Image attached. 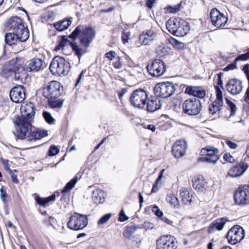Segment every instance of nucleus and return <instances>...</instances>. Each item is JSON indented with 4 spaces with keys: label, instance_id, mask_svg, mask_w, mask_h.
Wrapping results in <instances>:
<instances>
[{
    "label": "nucleus",
    "instance_id": "nucleus-1",
    "mask_svg": "<svg viewBox=\"0 0 249 249\" xmlns=\"http://www.w3.org/2000/svg\"><path fill=\"white\" fill-rule=\"evenodd\" d=\"M21 116L16 117L15 124L16 125V132L15 136L18 139H27L28 141H36L48 135L45 130L37 129L32 131V123L34 122L36 113L35 106L32 103L22 106Z\"/></svg>",
    "mask_w": 249,
    "mask_h": 249
},
{
    "label": "nucleus",
    "instance_id": "nucleus-2",
    "mask_svg": "<svg viewBox=\"0 0 249 249\" xmlns=\"http://www.w3.org/2000/svg\"><path fill=\"white\" fill-rule=\"evenodd\" d=\"M63 86L57 81H52L42 88L43 95L48 100V106L52 108H61L64 100L59 98L62 94Z\"/></svg>",
    "mask_w": 249,
    "mask_h": 249
},
{
    "label": "nucleus",
    "instance_id": "nucleus-3",
    "mask_svg": "<svg viewBox=\"0 0 249 249\" xmlns=\"http://www.w3.org/2000/svg\"><path fill=\"white\" fill-rule=\"evenodd\" d=\"M95 36V32L91 27H86L82 29L81 26H77L68 37L75 40L78 37L80 44L85 48L89 46Z\"/></svg>",
    "mask_w": 249,
    "mask_h": 249
},
{
    "label": "nucleus",
    "instance_id": "nucleus-4",
    "mask_svg": "<svg viewBox=\"0 0 249 249\" xmlns=\"http://www.w3.org/2000/svg\"><path fill=\"white\" fill-rule=\"evenodd\" d=\"M166 27L171 34L177 36H185L190 29L188 23L179 18H170L166 22Z\"/></svg>",
    "mask_w": 249,
    "mask_h": 249
},
{
    "label": "nucleus",
    "instance_id": "nucleus-5",
    "mask_svg": "<svg viewBox=\"0 0 249 249\" xmlns=\"http://www.w3.org/2000/svg\"><path fill=\"white\" fill-rule=\"evenodd\" d=\"M2 72L6 77L13 76L16 80H22L25 74L24 68L17 58L6 63L2 67Z\"/></svg>",
    "mask_w": 249,
    "mask_h": 249
},
{
    "label": "nucleus",
    "instance_id": "nucleus-6",
    "mask_svg": "<svg viewBox=\"0 0 249 249\" xmlns=\"http://www.w3.org/2000/svg\"><path fill=\"white\" fill-rule=\"evenodd\" d=\"M49 69L53 75H65L68 73L71 66L70 63L64 57L56 56L53 59Z\"/></svg>",
    "mask_w": 249,
    "mask_h": 249
},
{
    "label": "nucleus",
    "instance_id": "nucleus-7",
    "mask_svg": "<svg viewBox=\"0 0 249 249\" xmlns=\"http://www.w3.org/2000/svg\"><path fill=\"white\" fill-rule=\"evenodd\" d=\"M5 25L13 32L21 34L23 36L20 37V39H24L27 36H29V30L24 26L22 20L17 16L12 17L8 19Z\"/></svg>",
    "mask_w": 249,
    "mask_h": 249
},
{
    "label": "nucleus",
    "instance_id": "nucleus-8",
    "mask_svg": "<svg viewBox=\"0 0 249 249\" xmlns=\"http://www.w3.org/2000/svg\"><path fill=\"white\" fill-rule=\"evenodd\" d=\"M88 224V216L86 215L76 213L70 217L67 226L71 230L79 231L87 227Z\"/></svg>",
    "mask_w": 249,
    "mask_h": 249
},
{
    "label": "nucleus",
    "instance_id": "nucleus-9",
    "mask_svg": "<svg viewBox=\"0 0 249 249\" xmlns=\"http://www.w3.org/2000/svg\"><path fill=\"white\" fill-rule=\"evenodd\" d=\"M182 109L185 114L191 116L196 115L201 110V104L199 100L195 98L187 99L182 103Z\"/></svg>",
    "mask_w": 249,
    "mask_h": 249
},
{
    "label": "nucleus",
    "instance_id": "nucleus-10",
    "mask_svg": "<svg viewBox=\"0 0 249 249\" xmlns=\"http://www.w3.org/2000/svg\"><path fill=\"white\" fill-rule=\"evenodd\" d=\"M201 157L198 159L199 162H206L210 163L215 164L219 159L218 149L213 146H208L202 148L200 152Z\"/></svg>",
    "mask_w": 249,
    "mask_h": 249
},
{
    "label": "nucleus",
    "instance_id": "nucleus-11",
    "mask_svg": "<svg viewBox=\"0 0 249 249\" xmlns=\"http://www.w3.org/2000/svg\"><path fill=\"white\" fill-rule=\"evenodd\" d=\"M147 99V94L142 89L134 90L130 97L131 105L135 107L142 108Z\"/></svg>",
    "mask_w": 249,
    "mask_h": 249
},
{
    "label": "nucleus",
    "instance_id": "nucleus-12",
    "mask_svg": "<svg viewBox=\"0 0 249 249\" xmlns=\"http://www.w3.org/2000/svg\"><path fill=\"white\" fill-rule=\"evenodd\" d=\"M245 237V230L239 225L233 226L228 232L226 238L228 242L235 245L242 241Z\"/></svg>",
    "mask_w": 249,
    "mask_h": 249
},
{
    "label": "nucleus",
    "instance_id": "nucleus-13",
    "mask_svg": "<svg viewBox=\"0 0 249 249\" xmlns=\"http://www.w3.org/2000/svg\"><path fill=\"white\" fill-rule=\"evenodd\" d=\"M234 199L236 204L247 205L249 204V186L245 185L239 187L234 195Z\"/></svg>",
    "mask_w": 249,
    "mask_h": 249
},
{
    "label": "nucleus",
    "instance_id": "nucleus-14",
    "mask_svg": "<svg viewBox=\"0 0 249 249\" xmlns=\"http://www.w3.org/2000/svg\"><path fill=\"white\" fill-rule=\"evenodd\" d=\"M216 90V100L211 104L209 107V113L212 115H219L223 104V93L218 86H214Z\"/></svg>",
    "mask_w": 249,
    "mask_h": 249
},
{
    "label": "nucleus",
    "instance_id": "nucleus-15",
    "mask_svg": "<svg viewBox=\"0 0 249 249\" xmlns=\"http://www.w3.org/2000/svg\"><path fill=\"white\" fill-rule=\"evenodd\" d=\"M175 86L171 82H160L157 83V96L163 98L171 96L175 91Z\"/></svg>",
    "mask_w": 249,
    "mask_h": 249
},
{
    "label": "nucleus",
    "instance_id": "nucleus-16",
    "mask_svg": "<svg viewBox=\"0 0 249 249\" xmlns=\"http://www.w3.org/2000/svg\"><path fill=\"white\" fill-rule=\"evenodd\" d=\"M176 239L170 235H163L157 240V249H176Z\"/></svg>",
    "mask_w": 249,
    "mask_h": 249
},
{
    "label": "nucleus",
    "instance_id": "nucleus-17",
    "mask_svg": "<svg viewBox=\"0 0 249 249\" xmlns=\"http://www.w3.org/2000/svg\"><path fill=\"white\" fill-rule=\"evenodd\" d=\"M210 18L213 25L218 28L224 27L228 21V18L216 8L211 10Z\"/></svg>",
    "mask_w": 249,
    "mask_h": 249
},
{
    "label": "nucleus",
    "instance_id": "nucleus-18",
    "mask_svg": "<svg viewBox=\"0 0 249 249\" xmlns=\"http://www.w3.org/2000/svg\"><path fill=\"white\" fill-rule=\"evenodd\" d=\"M9 96L12 102L21 103L26 97L24 89L22 86H15L10 91Z\"/></svg>",
    "mask_w": 249,
    "mask_h": 249
},
{
    "label": "nucleus",
    "instance_id": "nucleus-19",
    "mask_svg": "<svg viewBox=\"0 0 249 249\" xmlns=\"http://www.w3.org/2000/svg\"><path fill=\"white\" fill-rule=\"evenodd\" d=\"M227 91L232 95L240 94L243 90L242 82L237 79H230L226 85Z\"/></svg>",
    "mask_w": 249,
    "mask_h": 249
},
{
    "label": "nucleus",
    "instance_id": "nucleus-20",
    "mask_svg": "<svg viewBox=\"0 0 249 249\" xmlns=\"http://www.w3.org/2000/svg\"><path fill=\"white\" fill-rule=\"evenodd\" d=\"M23 36L21 34L16 33H9L6 34L4 36L5 43L10 45L13 46L18 45L21 43V42H25L29 38V36H26V38L24 39H20Z\"/></svg>",
    "mask_w": 249,
    "mask_h": 249
},
{
    "label": "nucleus",
    "instance_id": "nucleus-21",
    "mask_svg": "<svg viewBox=\"0 0 249 249\" xmlns=\"http://www.w3.org/2000/svg\"><path fill=\"white\" fill-rule=\"evenodd\" d=\"M187 149V144L184 140L177 141L172 146V153L176 158L183 156Z\"/></svg>",
    "mask_w": 249,
    "mask_h": 249
},
{
    "label": "nucleus",
    "instance_id": "nucleus-22",
    "mask_svg": "<svg viewBox=\"0 0 249 249\" xmlns=\"http://www.w3.org/2000/svg\"><path fill=\"white\" fill-rule=\"evenodd\" d=\"M230 220L227 217L217 218L213 221L209 225L208 229V232L211 233L215 231H221L224 228L227 222Z\"/></svg>",
    "mask_w": 249,
    "mask_h": 249
},
{
    "label": "nucleus",
    "instance_id": "nucleus-23",
    "mask_svg": "<svg viewBox=\"0 0 249 249\" xmlns=\"http://www.w3.org/2000/svg\"><path fill=\"white\" fill-rule=\"evenodd\" d=\"M248 168L247 163L243 162L233 166L229 171L228 175L231 177H237L243 174Z\"/></svg>",
    "mask_w": 249,
    "mask_h": 249
},
{
    "label": "nucleus",
    "instance_id": "nucleus-24",
    "mask_svg": "<svg viewBox=\"0 0 249 249\" xmlns=\"http://www.w3.org/2000/svg\"><path fill=\"white\" fill-rule=\"evenodd\" d=\"M185 92L188 95L199 98H203L206 95V91L201 87L188 86L185 89Z\"/></svg>",
    "mask_w": 249,
    "mask_h": 249
},
{
    "label": "nucleus",
    "instance_id": "nucleus-25",
    "mask_svg": "<svg viewBox=\"0 0 249 249\" xmlns=\"http://www.w3.org/2000/svg\"><path fill=\"white\" fill-rule=\"evenodd\" d=\"M46 66V63L40 58H35L30 61L28 67L30 71H37Z\"/></svg>",
    "mask_w": 249,
    "mask_h": 249
},
{
    "label": "nucleus",
    "instance_id": "nucleus-26",
    "mask_svg": "<svg viewBox=\"0 0 249 249\" xmlns=\"http://www.w3.org/2000/svg\"><path fill=\"white\" fill-rule=\"evenodd\" d=\"M59 195L60 193L59 192H55L53 194L46 198L41 197L37 196L36 197L35 199L39 205L45 207L48 205V204L50 202L54 201L56 196H58Z\"/></svg>",
    "mask_w": 249,
    "mask_h": 249
},
{
    "label": "nucleus",
    "instance_id": "nucleus-27",
    "mask_svg": "<svg viewBox=\"0 0 249 249\" xmlns=\"http://www.w3.org/2000/svg\"><path fill=\"white\" fill-rule=\"evenodd\" d=\"M194 194L193 192H189L186 188H182L180 190V196L181 201L185 205H189L192 202V199Z\"/></svg>",
    "mask_w": 249,
    "mask_h": 249
},
{
    "label": "nucleus",
    "instance_id": "nucleus-28",
    "mask_svg": "<svg viewBox=\"0 0 249 249\" xmlns=\"http://www.w3.org/2000/svg\"><path fill=\"white\" fill-rule=\"evenodd\" d=\"M71 21L70 19H63L53 24L54 27L58 31H63L71 25Z\"/></svg>",
    "mask_w": 249,
    "mask_h": 249
},
{
    "label": "nucleus",
    "instance_id": "nucleus-29",
    "mask_svg": "<svg viewBox=\"0 0 249 249\" xmlns=\"http://www.w3.org/2000/svg\"><path fill=\"white\" fill-rule=\"evenodd\" d=\"M206 182L203 176L195 177L193 179V186L196 189L201 190L204 188Z\"/></svg>",
    "mask_w": 249,
    "mask_h": 249
},
{
    "label": "nucleus",
    "instance_id": "nucleus-30",
    "mask_svg": "<svg viewBox=\"0 0 249 249\" xmlns=\"http://www.w3.org/2000/svg\"><path fill=\"white\" fill-rule=\"evenodd\" d=\"M70 45L72 51L79 59L80 57L87 52L85 49H83L82 47L77 45L76 42H70Z\"/></svg>",
    "mask_w": 249,
    "mask_h": 249
},
{
    "label": "nucleus",
    "instance_id": "nucleus-31",
    "mask_svg": "<svg viewBox=\"0 0 249 249\" xmlns=\"http://www.w3.org/2000/svg\"><path fill=\"white\" fill-rule=\"evenodd\" d=\"M78 176L79 173L77 174L72 179L69 181L62 190L61 193H64L70 191L77 183L78 179Z\"/></svg>",
    "mask_w": 249,
    "mask_h": 249
},
{
    "label": "nucleus",
    "instance_id": "nucleus-32",
    "mask_svg": "<svg viewBox=\"0 0 249 249\" xmlns=\"http://www.w3.org/2000/svg\"><path fill=\"white\" fill-rule=\"evenodd\" d=\"M92 199L96 204L102 203L104 201V192L98 190L94 191L92 195Z\"/></svg>",
    "mask_w": 249,
    "mask_h": 249
},
{
    "label": "nucleus",
    "instance_id": "nucleus-33",
    "mask_svg": "<svg viewBox=\"0 0 249 249\" xmlns=\"http://www.w3.org/2000/svg\"><path fill=\"white\" fill-rule=\"evenodd\" d=\"M157 217L158 218L157 219V223H160V221L165 222L169 225H172L173 221L169 220L166 216H164L163 213L160 209L157 206Z\"/></svg>",
    "mask_w": 249,
    "mask_h": 249
},
{
    "label": "nucleus",
    "instance_id": "nucleus-34",
    "mask_svg": "<svg viewBox=\"0 0 249 249\" xmlns=\"http://www.w3.org/2000/svg\"><path fill=\"white\" fill-rule=\"evenodd\" d=\"M170 49L164 44L159 45L157 48V54L160 56L163 57L169 54Z\"/></svg>",
    "mask_w": 249,
    "mask_h": 249
},
{
    "label": "nucleus",
    "instance_id": "nucleus-35",
    "mask_svg": "<svg viewBox=\"0 0 249 249\" xmlns=\"http://www.w3.org/2000/svg\"><path fill=\"white\" fill-rule=\"evenodd\" d=\"M166 70L165 63L160 59H157V77L162 75Z\"/></svg>",
    "mask_w": 249,
    "mask_h": 249
},
{
    "label": "nucleus",
    "instance_id": "nucleus-36",
    "mask_svg": "<svg viewBox=\"0 0 249 249\" xmlns=\"http://www.w3.org/2000/svg\"><path fill=\"white\" fill-rule=\"evenodd\" d=\"M166 200L174 208H178L179 206V201L174 195L172 194L168 195L166 197Z\"/></svg>",
    "mask_w": 249,
    "mask_h": 249
},
{
    "label": "nucleus",
    "instance_id": "nucleus-37",
    "mask_svg": "<svg viewBox=\"0 0 249 249\" xmlns=\"http://www.w3.org/2000/svg\"><path fill=\"white\" fill-rule=\"evenodd\" d=\"M137 229L135 226L133 225L126 227L123 231L124 236L126 238H130Z\"/></svg>",
    "mask_w": 249,
    "mask_h": 249
},
{
    "label": "nucleus",
    "instance_id": "nucleus-38",
    "mask_svg": "<svg viewBox=\"0 0 249 249\" xmlns=\"http://www.w3.org/2000/svg\"><path fill=\"white\" fill-rule=\"evenodd\" d=\"M169 42L172 46L177 49H182L184 48V44L183 43L180 42L176 39L171 37L169 38Z\"/></svg>",
    "mask_w": 249,
    "mask_h": 249
},
{
    "label": "nucleus",
    "instance_id": "nucleus-39",
    "mask_svg": "<svg viewBox=\"0 0 249 249\" xmlns=\"http://www.w3.org/2000/svg\"><path fill=\"white\" fill-rule=\"evenodd\" d=\"M154 97H151L147 103V111L150 112H154L156 111V104Z\"/></svg>",
    "mask_w": 249,
    "mask_h": 249
},
{
    "label": "nucleus",
    "instance_id": "nucleus-40",
    "mask_svg": "<svg viewBox=\"0 0 249 249\" xmlns=\"http://www.w3.org/2000/svg\"><path fill=\"white\" fill-rule=\"evenodd\" d=\"M181 6V3L173 6H169L166 8V11L170 13L175 14L179 11Z\"/></svg>",
    "mask_w": 249,
    "mask_h": 249
},
{
    "label": "nucleus",
    "instance_id": "nucleus-41",
    "mask_svg": "<svg viewBox=\"0 0 249 249\" xmlns=\"http://www.w3.org/2000/svg\"><path fill=\"white\" fill-rule=\"evenodd\" d=\"M43 116L46 122L48 124H52L54 123L55 119L49 112L44 111L43 112Z\"/></svg>",
    "mask_w": 249,
    "mask_h": 249
},
{
    "label": "nucleus",
    "instance_id": "nucleus-42",
    "mask_svg": "<svg viewBox=\"0 0 249 249\" xmlns=\"http://www.w3.org/2000/svg\"><path fill=\"white\" fill-rule=\"evenodd\" d=\"M139 39L140 41L142 42V43L144 45H148L150 43V41L153 40V38H150L146 36V35L143 33L142 35H141L139 37Z\"/></svg>",
    "mask_w": 249,
    "mask_h": 249
},
{
    "label": "nucleus",
    "instance_id": "nucleus-43",
    "mask_svg": "<svg viewBox=\"0 0 249 249\" xmlns=\"http://www.w3.org/2000/svg\"><path fill=\"white\" fill-rule=\"evenodd\" d=\"M68 41V39L66 38L65 36H62L61 38L59 40L58 45L55 47V50H60L66 45Z\"/></svg>",
    "mask_w": 249,
    "mask_h": 249
},
{
    "label": "nucleus",
    "instance_id": "nucleus-44",
    "mask_svg": "<svg viewBox=\"0 0 249 249\" xmlns=\"http://www.w3.org/2000/svg\"><path fill=\"white\" fill-rule=\"evenodd\" d=\"M156 61V59H154L152 62H151L150 64H148L146 68L147 70V71L149 74L152 75L153 77H155V70L154 69L155 67V61Z\"/></svg>",
    "mask_w": 249,
    "mask_h": 249
},
{
    "label": "nucleus",
    "instance_id": "nucleus-45",
    "mask_svg": "<svg viewBox=\"0 0 249 249\" xmlns=\"http://www.w3.org/2000/svg\"><path fill=\"white\" fill-rule=\"evenodd\" d=\"M227 104L229 106L231 109V115L234 114L236 111L235 105L227 98L225 99Z\"/></svg>",
    "mask_w": 249,
    "mask_h": 249
},
{
    "label": "nucleus",
    "instance_id": "nucleus-46",
    "mask_svg": "<svg viewBox=\"0 0 249 249\" xmlns=\"http://www.w3.org/2000/svg\"><path fill=\"white\" fill-rule=\"evenodd\" d=\"M249 59V48L247 49V53L238 55L235 59V61L238 60H247Z\"/></svg>",
    "mask_w": 249,
    "mask_h": 249
},
{
    "label": "nucleus",
    "instance_id": "nucleus-47",
    "mask_svg": "<svg viewBox=\"0 0 249 249\" xmlns=\"http://www.w3.org/2000/svg\"><path fill=\"white\" fill-rule=\"evenodd\" d=\"M111 216V213H107L103 215L98 221V225H102L106 223Z\"/></svg>",
    "mask_w": 249,
    "mask_h": 249
},
{
    "label": "nucleus",
    "instance_id": "nucleus-48",
    "mask_svg": "<svg viewBox=\"0 0 249 249\" xmlns=\"http://www.w3.org/2000/svg\"><path fill=\"white\" fill-rule=\"evenodd\" d=\"M59 152V149L54 145H52L49 150V155L50 156H54Z\"/></svg>",
    "mask_w": 249,
    "mask_h": 249
},
{
    "label": "nucleus",
    "instance_id": "nucleus-49",
    "mask_svg": "<svg viewBox=\"0 0 249 249\" xmlns=\"http://www.w3.org/2000/svg\"><path fill=\"white\" fill-rule=\"evenodd\" d=\"M130 35V33L129 32H125L124 31H123L122 34L121 38L124 44H125L128 42Z\"/></svg>",
    "mask_w": 249,
    "mask_h": 249
},
{
    "label": "nucleus",
    "instance_id": "nucleus-50",
    "mask_svg": "<svg viewBox=\"0 0 249 249\" xmlns=\"http://www.w3.org/2000/svg\"><path fill=\"white\" fill-rule=\"evenodd\" d=\"M128 219V217L125 214L124 211L122 209L119 213V220L120 221H125Z\"/></svg>",
    "mask_w": 249,
    "mask_h": 249
},
{
    "label": "nucleus",
    "instance_id": "nucleus-51",
    "mask_svg": "<svg viewBox=\"0 0 249 249\" xmlns=\"http://www.w3.org/2000/svg\"><path fill=\"white\" fill-rule=\"evenodd\" d=\"M223 159L230 163H232L234 160L233 157L229 153H225L223 156Z\"/></svg>",
    "mask_w": 249,
    "mask_h": 249
},
{
    "label": "nucleus",
    "instance_id": "nucleus-52",
    "mask_svg": "<svg viewBox=\"0 0 249 249\" xmlns=\"http://www.w3.org/2000/svg\"><path fill=\"white\" fill-rule=\"evenodd\" d=\"M225 143L226 144L231 148V149H235L237 146H238V145L231 141H230V140H225Z\"/></svg>",
    "mask_w": 249,
    "mask_h": 249
},
{
    "label": "nucleus",
    "instance_id": "nucleus-53",
    "mask_svg": "<svg viewBox=\"0 0 249 249\" xmlns=\"http://www.w3.org/2000/svg\"><path fill=\"white\" fill-rule=\"evenodd\" d=\"M142 226L145 230H147L152 229L154 227V224L149 221H145L142 224Z\"/></svg>",
    "mask_w": 249,
    "mask_h": 249
},
{
    "label": "nucleus",
    "instance_id": "nucleus-54",
    "mask_svg": "<svg viewBox=\"0 0 249 249\" xmlns=\"http://www.w3.org/2000/svg\"><path fill=\"white\" fill-rule=\"evenodd\" d=\"M113 66L116 69H120L122 68V63L121 62V58L119 56L116 58V60L113 63Z\"/></svg>",
    "mask_w": 249,
    "mask_h": 249
},
{
    "label": "nucleus",
    "instance_id": "nucleus-55",
    "mask_svg": "<svg viewBox=\"0 0 249 249\" xmlns=\"http://www.w3.org/2000/svg\"><path fill=\"white\" fill-rule=\"evenodd\" d=\"M156 205L150 206L145 208V213L147 214H150L151 212H153L156 215Z\"/></svg>",
    "mask_w": 249,
    "mask_h": 249
},
{
    "label": "nucleus",
    "instance_id": "nucleus-56",
    "mask_svg": "<svg viewBox=\"0 0 249 249\" xmlns=\"http://www.w3.org/2000/svg\"><path fill=\"white\" fill-rule=\"evenodd\" d=\"M8 161L7 160H2V162L4 165V169L9 173H12V170H11L9 167Z\"/></svg>",
    "mask_w": 249,
    "mask_h": 249
},
{
    "label": "nucleus",
    "instance_id": "nucleus-57",
    "mask_svg": "<svg viewBox=\"0 0 249 249\" xmlns=\"http://www.w3.org/2000/svg\"><path fill=\"white\" fill-rule=\"evenodd\" d=\"M0 199L3 202H4L5 201V198L6 197L7 194L6 191L2 187L0 189Z\"/></svg>",
    "mask_w": 249,
    "mask_h": 249
},
{
    "label": "nucleus",
    "instance_id": "nucleus-58",
    "mask_svg": "<svg viewBox=\"0 0 249 249\" xmlns=\"http://www.w3.org/2000/svg\"><path fill=\"white\" fill-rule=\"evenodd\" d=\"M115 55V52L113 51H110L105 54V56L109 60H112Z\"/></svg>",
    "mask_w": 249,
    "mask_h": 249
},
{
    "label": "nucleus",
    "instance_id": "nucleus-59",
    "mask_svg": "<svg viewBox=\"0 0 249 249\" xmlns=\"http://www.w3.org/2000/svg\"><path fill=\"white\" fill-rule=\"evenodd\" d=\"M222 75V73L221 72H219L217 74V85L216 86H218V87H219V86L222 87V86L223 85V81H222V78H221Z\"/></svg>",
    "mask_w": 249,
    "mask_h": 249
},
{
    "label": "nucleus",
    "instance_id": "nucleus-60",
    "mask_svg": "<svg viewBox=\"0 0 249 249\" xmlns=\"http://www.w3.org/2000/svg\"><path fill=\"white\" fill-rule=\"evenodd\" d=\"M127 88H123L121 90L118 91L119 98L120 100L123 98L124 95L127 92Z\"/></svg>",
    "mask_w": 249,
    "mask_h": 249
},
{
    "label": "nucleus",
    "instance_id": "nucleus-61",
    "mask_svg": "<svg viewBox=\"0 0 249 249\" xmlns=\"http://www.w3.org/2000/svg\"><path fill=\"white\" fill-rule=\"evenodd\" d=\"M156 2V0H147L146 2V5L147 7L149 9H151L153 6L154 3Z\"/></svg>",
    "mask_w": 249,
    "mask_h": 249
},
{
    "label": "nucleus",
    "instance_id": "nucleus-62",
    "mask_svg": "<svg viewBox=\"0 0 249 249\" xmlns=\"http://www.w3.org/2000/svg\"><path fill=\"white\" fill-rule=\"evenodd\" d=\"M143 127L151 130L152 132H154L156 129L155 126L154 124H142Z\"/></svg>",
    "mask_w": 249,
    "mask_h": 249
},
{
    "label": "nucleus",
    "instance_id": "nucleus-63",
    "mask_svg": "<svg viewBox=\"0 0 249 249\" xmlns=\"http://www.w3.org/2000/svg\"><path fill=\"white\" fill-rule=\"evenodd\" d=\"M243 71L246 74V77L249 76V64H246L243 68Z\"/></svg>",
    "mask_w": 249,
    "mask_h": 249
},
{
    "label": "nucleus",
    "instance_id": "nucleus-64",
    "mask_svg": "<svg viewBox=\"0 0 249 249\" xmlns=\"http://www.w3.org/2000/svg\"><path fill=\"white\" fill-rule=\"evenodd\" d=\"M244 100L247 103L249 104V87L248 88L246 91L244 96Z\"/></svg>",
    "mask_w": 249,
    "mask_h": 249
}]
</instances>
